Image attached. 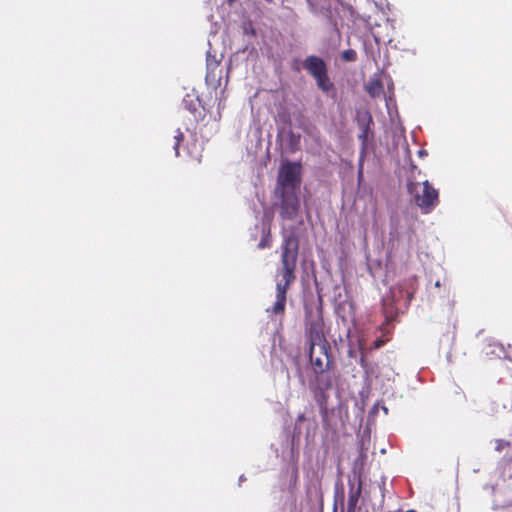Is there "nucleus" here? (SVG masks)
<instances>
[{"label":"nucleus","instance_id":"9","mask_svg":"<svg viewBox=\"0 0 512 512\" xmlns=\"http://www.w3.org/2000/svg\"><path fill=\"white\" fill-rule=\"evenodd\" d=\"M382 313L386 319V323L384 325H388L392 322L397 316V308L395 306V301L393 296H386L382 301Z\"/></svg>","mask_w":512,"mask_h":512},{"label":"nucleus","instance_id":"5","mask_svg":"<svg viewBox=\"0 0 512 512\" xmlns=\"http://www.w3.org/2000/svg\"><path fill=\"white\" fill-rule=\"evenodd\" d=\"M280 195V216L285 220H293L296 218L300 209V200L297 191L279 190L276 192Z\"/></svg>","mask_w":512,"mask_h":512},{"label":"nucleus","instance_id":"13","mask_svg":"<svg viewBox=\"0 0 512 512\" xmlns=\"http://www.w3.org/2000/svg\"><path fill=\"white\" fill-rule=\"evenodd\" d=\"M367 92L372 96H379L383 92V85L380 79L372 78L367 84Z\"/></svg>","mask_w":512,"mask_h":512},{"label":"nucleus","instance_id":"19","mask_svg":"<svg viewBox=\"0 0 512 512\" xmlns=\"http://www.w3.org/2000/svg\"><path fill=\"white\" fill-rule=\"evenodd\" d=\"M304 64H325L324 61L316 56L308 57Z\"/></svg>","mask_w":512,"mask_h":512},{"label":"nucleus","instance_id":"10","mask_svg":"<svg viewBox=\"0 0 512 512\" xmlns=\"http://www.w3.org/2000/svg\"><path fill=\"white\" fill-rule=\"evenodd\" d=\"M287 292L276 290V301L271 308L267 309V312L278 315H283L286 307Z\"/></svg>","mask_w":512,"mask_h":512},{"label":"nucleus","instance_id":"14","mask_svg":"<svg viewBox=\"0 0 512 512\" xmlns=\"http://www.w3.org/2000/svg\"><path fill=\"white\" fill-rule=\"evenodd\" d=\"M364 50H365V53H366V62H368V63H371V62L377 63L379 61L380 52H379L378 49L375 50L373 45L368 46V44L365 42L364 43Z\"/></svg>","mask_w":512,"mask_h":512},{"label":"nucleus","instance_id":"6","mask_svg":"<svg viewBox=\"0 0 512 512\" xmlns=\"http://www.w3.org/2000/svg\"><path fill=\"white\" fill-rule=\"evenodd\" d=\"M415 202L422 213H430L439 203V193L428 180L423 182L422 193L415 194Z\"/></svg>","mask_w":512,"mask_h":512},{"label":"nucleus","instance_id":"17","mask_svg":"<svg viewBox=\"0 0 512 512\" xmlns=\"http://www.w3.org/2000/svg\"><path fill=\"white\" fill-rule=\"evenodd\" d=\"M271 246V238H270V230L262 237L260 242L258 243L259 249H265Z\"/></svg>","mask_w":512,"mask_h":512},{"label":"nucleus","instance_id":"8","mask_svg":"<svg viewBox=\"0 0 512 512\" xmlns=\"http://www.w3.org/2000/svg\"><path fill=\"white\" fill-rule=\"evenodd\" d=\"M310 73L316 78L318 87L325 92H328L333 84L327 76L326 66H305Z\"/></svg>","mask_w":512,"mask_h":512},{"label":"nucleus","instance_id":"24","mask_svg":"<svg viewBox=\"0 0 512 512\" xmlns=\"http://www.w3.org/2000/svg\"><path fill=\"white\" fill-rule=\"evenodd\" d=\"M362 168H363V164L361 163V164H360L359 171H358V177H359V179H360V178L362 177V175H363Z\"/></svg>","mask_w":512,"mask_h":512},{"label":"nucleus","instance_id":"12","mask_svg":"<svg viewBox=\"0 0 512 512\" xmlns=\"http://www.w3.org/2000/svg\"><path fill=\"white\" fill-rule=\"evenodd\" d=\"M307 2L316 12L330 13L333 2L338 0H307Z\"/></svg>","mask_w":512,"mask_h":512},{"label":"nucleus","instance_id":"3","mask_svg":"<svg viewBox=\"0 0 512 512\" xmlns=\"http://www.w3.org/2000/svg\"><path fill=\"white\" fill-rule=\"evenodd\" d=\"M304 336L307 347L329 342L324 333V320L321 306L316 310H305Z\"/></svg>","mask_w":512,"mask_h":512},{"label":"nucleus","instance_id":"15","mask_svg":"<svg viewBox=\"0 0 512 512\" xmlns=\"http://www.w3.org/2000/svg\"><path fill=\"white\" fill-rule=\"evenodd\" d=\"M381 331H382V337L380 338H377L373 344H372V349H379L381 348L382 346H384L389 340L390 338L388 337V335L390 334V331L387 329V326L386 325H382L380 327Z\"/></svg>","mask_w":512,"mask_h":512},{"label":"nucleus","instance_id":"23","mask_svg":"<svg viewBox=\"0 0 512 512\" xmlns=\"http://www.w3.org/2000/svg\"><path fill=\"white\" fill-rule=\"evenodd\" d=\"M359 138L362 139L363 143H365L366 138H367V133L364 132L363 134L359 135Z\"/></svg>","mask_w":512,"mask_h":512},{"label":"nucleus","instance_id":"4","mask_svg":"<svg viewBox=\"0 0 512 512\" xmlns=\"http://www.w3.org/2000/svg\"><path fill=\"white\" fill-rule=\"evenodd\" d=\"M301 183V165L296 162H285L281 165L277 177L275 192L279 190L297 191Z\"/></svg>","mask_w":512,"mask_h":512},{"label":"nucleus","instance_id":"21","mask_svg":"<svg viewBox=\"0 0 512 512\" xmlns=\"http://www.w3.org/2000/svg\"><path fill=\"white\" fill-rule=\"evenodd\" d=\"M217 108L219 113L221 109L225 108V101L222 98H219Z\"/></svg>","mask_w":512,"mask_h":512},{"label":"nucleus","instance_id":"2","mask_svg":"<svg viewBox=\"0 0 512 512\" xmlns=\"http://www.w3.org/2000/svg\"><path fill=\"white\" fill-rule=\"evenodd\" d=\"M299 252V240L294 233L285 235L281 244V267L277 270L276 290L287 292L290 285L296 280V265Z\"/></svg>","mask_w":512,"mask_h":512},{"label":"nucleus","instance_id":"25","mask_svg":"<svg viewBox=\"0 0 512 512\" xmlns=\"http://www.w3.org/2000/svg\"><path fill=\"white\" fill-rule=\"evenodd\" d=\"M414 186H416V184H414V183H410V184L408 185V190H409V192H410V193H412V192H413V187H414Z\"/></svg>","mask_w":512,"mask_h":512},{"label":"nucleus","instance_id":"16","mask_svg":"<svg viewBox=\"0 0 512 512\" xmlns=\"http://www.w3.org/2000/svg\"><path fill=\"white\" fill-rule=\"evenodd\" d=\"M341 60L344 62L356 61V52L353 49H347L341 53Z\"/></svg>","mask_w":512,"mask_h":512},{"label":"nucleus","instance_id":"22","mask_svg":"<svg viewBox=\"0 0 512 512\" xmlns=\"http://www.w3.org/2000/svg\"><path fill=\"white\" fill-rule=\"evenodd\" d=\"M306 420L305 414L301 413L296 418V424L301 423Z\"/></svg>","mask_w":512,"mask_h":512},{"label":"nucleus","instance_id":"20","mask_svg":"<svg viewBox=\"0 0 512 512\" xmlns=\"http://www.w3.org/2000/svg\"><path fill=\"white\" fill-rule=\"evenodd\" d=\"M191 97V95L187 94L186 97L183 99V102L185 103V105H187L188 101H189V98ZM190 102L192 103L193 100H190ZM189 110L191 111H195L196 110V107L194 105H190V106H186Z\"/></svg>","mask_w":512,"mask_h":512},{"label":"nucleus","instance_id":"18","mask_svg":"<svg viewBox=\"0 0 512 512\" xmlns=\"http://www.w3.org/2000/svg\"><path fill=\"white\" fill-rule=\"evenodd\" d=\"M174 139H175V143H174V150H175V155L176 156H180V152H179V146H180V143L183 141L184 139V135L182 132L178 131L177 134L174 136Z\"/></svg>","mask_w":512,"mask_h":512},{"label":"nucleus","instance_id":"11","mask_svg":"<svg viewBox=\"0 0 512 512\" xmlns=\"http://www.w3.org/2000/svg\"><path fill=\"white\" fill-rule=\"evenodd\" d=\"M362 493V485L359 483L357 487L351 486L348 494L347 512H355L359 498Z\"/></svg>","mask_w":512,"mask_h":512},{"label":"nucleus","instance_id":"7","mask_svg":"<svg viewBox=\"0 0 512 512\" xmlns=\"http://www.w3.org/2000/svg\"><path fill=\"white\" fill-rule=\"evenodd\" d=\"M229 69L230 66H207L205 77L207 85L213 89H217L222 85L223 80L226 83Z\"/></svg>","mask_w":512,"mask_h":512},{"label":"nucleus","instance_id":"1","mask_svg":"<svg viewBox=\"0 0 512 512\" xmlns=\"http://www.w3.org/2000/svg\"><path fill=\"white\" fill-rule=\"evenodd\" d=\"M307 354L313 373L310 390L319 407L323 427L330 429L331 424L328 418L329 391L337 381L332 348L329 342L317 344V346H308Z\"/></svg>","mask_w":512,"mask_h":512},{"label":"nucleus","instance_id":"26","mask_svg":"<svg viewBox=\"0 0 512 512\" xmlns=\"http://www.w3.org/2000/svg\"><path fill=\"white\" fill-rule=\"evenodd\" d=\"M412 297H413V294H412V293H409V294H408V299H409V300H411V299H412Z\"/></svg>","mask_w":512,"mask_h":512}]
</instances>
